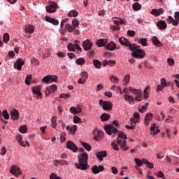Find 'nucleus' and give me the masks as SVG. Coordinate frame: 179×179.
I'll return each mask as SVG.
<instances>
[{"label": "nucleus", "instance_id": "f257e3e1", "mask_svg": "<svg viewBox=\"0 0 179 179\" xmlns=\"http://www.w3.org/2000/svg\"><path fill=\"white\" fill-rule=\"evenodd\" d=\"M89 159V155L87 152H84L81 155H78L79 164H75L76 169L79 170H87V160Z\"/></svg>", "mask_w": 179, "mask_h": 179}, {"label": "nucleus", "instance_id": "f03ea898", "mask_svg": "<svg viewBox=\"0 0 179 179\" xmlns=\"http://www.w3.org/2000/svg\"><path fill=\"white\" fill-rule=\"evenodd\" d=\"M134 49L130 50V51H132L131 57L133 58H136L137 59H142V58H145V56L146 55V53H145V50L141 48V46L134 44Z\"/></svg>", "mask_w": 179, "mask_h": 179}, {"label": "nucleus", "instance_id": "7ed1b4c3", "mask_svg": "<svg viewBox=\"0 0 179 179\" xmlns=\"http://www.w3.org/2000/svg\"><path fill=\"white\" fill-rule=\"evenodd\" d=\"M99 106H102L103 110L106 111H111V110H113V103L109 101L101 99L99 101Z\"/></svg>", "mask_w": 179, "mask_h": 179}, {"label": "nucleus", "instance_id": "20e7f679", "mask_svg": "<svg viewBox=\"0 0 179 179\" xmlns=\"http://www.w3.org/2000/svg\"><path fill=\"white\" fill-rule=\"evenodd\" d=\"M57 8L58 4L55 1H50L49 5L45 6L46 12H48V13H55Z\"/></svg>", "mask_w": 179, "mask_h": 179}, {"label": "nucleus", "instance_id": "39448f33", "mask_svg": "<svg viewBox=\"0 0 179 179\" xmlns=\"http://www.w3.org/2000/svg\"><path fill=\"white\" fill-rule=\"evenodd\" d=\"M175 19L171 17V15L168 16V17L166 18V21L169 23H172L173 26H178V23H179V12L176 11L175 13V16H174Z\"/></svg>", "mask_w": 179, "mask_h": 179}, {"label": "nucleus", "instance_id": "423d86ee", "mask_svg": "<svg viewBox=\"0 0 179 179\" xmlns=\"http://www.w3.org/2000/svg\"><path fill=\"white\" fill-rule=\"evenodd\" d=\"M119 42L122 45H125V47H129V50H134L135 44H131L129 40L127 39L125 37H122L119 38Z\"/></svg>", "mask_w": 179, "mask_h": 179}, {"label": "nucleus", "instance_id": "0eeeda50", "mask_svg": "<svg viewBox=\"0 0 179 179\" xmlns=\"http://www.w3.org/2000/svg\"><path fill=\"white\" fill-rule=\"evenodd\" d=\"M103 129L106 131L108 135H111V134H118V129L114 127L113 124H106L103 127Z\"/></svg>", "mask_w": 179, "mask_h": 179}, {"label": "nucleus", "instance_id": "6e6552de", "mask_svg": "<svg viewBox=\"0 0 179 179\" xmlns=\"http://www.w3.org/2000/svg\"><path fill=\"white\" fill-rule=\"evenodd\" d=\"M57 80H58V77L56 76H46L43 78L42 82L52 83L53 82H57Z\"/></svg>", "mask_w": 179, "mask_h": 179}, {"label": "nucleus", "instance_id": "1a4fd4ad", "mask_svg": "<svg viewBox=\"0 0 179 179\" xmlns=\"http://www.w3.org/2000/svg\"><path fill=\"white\" fill-rule=\"evenodd\" d=\"M32 93L34 94H36V99L37 100L41 99V86L36 85L32 88Z\"/></svg>", "mask_w": 179, "mask_h": 179}, {"label": "nucleus", "instance_id": "9d476101", "mask_svg": "<svg viewBox=\"0 0 179 179\" xmlns=\"http://www.w3.org/2000/svg\"><path fill=\"white\" fill-rule=\"evenodd\" d=\"M66 146L67 149H69L70 150L73 152V153H76V152H78V149H79L78 148V146H76V145L71 141H68L66 142Z\"/></svg>", "mask_w": 179, "mask_h": 179}, {"label": "nucleus", "instance_id": "9b49d317", "mask_svg": "<svg viewBox=\"0 0 179 179\" xmlns=\"http://www.w3.org/2000/svg\"><path fill=\"white\" fill-rule=\"evenodd\" d=\"M57 89H58V87H57V85H52L50 86H47L45 90L46 97H48V96L51 94V92L54 93V92H55V90H57Z\"/></svg>", "mask_w": 179, "mask_h": 179}, {"label": "nucleus", "instance_id": "f8f14e48", "mask_svg": "<svg viewBox=\"0 0 179 179\" xmlns=\"http://www.w3.org/2000/svg\"><path fill=\"white\" fill-rule=\"evenodd\" d=\"M10 173L11 174H14V176H22V171H20V168L15 165L11 166Z\"/></svg>", "mask_w": 179, "mask_h": 179}, {"label": "nucleus", "instance_id": "ddd939ff", "mask_svg": "<svg viewBox=\"0 0 179 179\" xmlns=\"http://www.w3.org/2000/svg\"><path fill=\"white\" fill-rule=\"evenodd\" d=\"M24 65V61L20 58H18L16 60V62L14 64V68L18 71H22V67Z\"/></svg>", "mask_w": 179, "mask_h": 179}, {"label": "nucleus", "instance_id": "4468645a", "mask_svg": "<svg viewBox=\"0 0 179 179\" xmlns=\"http://www.w3.org/2000/svg\"><path fill=\"white\" fill-rule=\"evenodd\" d=\"M92 42L89 39L83 42V48L85 51H90V50H92Z\"/></svg>", "mask_w": 179, "mask_h": 179}, {"label": "nucleus", "instance_id": "2eb2a0df", "mask_svg": "<svg viewBox=\"0 0 179 179\" xmlns=\"http://www.w3.org/2000/svg\"><path fill=\"white\" fill-rule=\"evenodd\" d=\"M93 136L94 141H101L103 139V132L99 130H94Z\"/></svg>", "mask_w": 179, "mask_h": 179}, {"label": "nucleus", "instance_id": "dca6fc26", "mask_svg": "<svg viewBox=\"0 0 179 179\" xmlns=\"http://www.w3.org/2000/svg\"><path fill=\"white\" fill-rule=\"evenodd\" d=\"M10 115L11 120H19V115H20V113H19V110L16 109H13L10 111Z\"/></svg>", "mask_w": 179, "mask_h": 179}, {"label": "nucleus", "instance_id": "f3484780", "mask_svg": "<svg viewBox=\"0 0 179 179\" xmlns=\"http://www.w3.org/2000/svg\"><path fill=\"white\" fill-rule=\"evenodd\" d=\"M104 171V166H101V165H100L99 166L95 165L92 168V171L93 174H99V173H100V171Z\"/></svg>", "mask_w": 179, "mask_h": 179}, {"label": "nucleus", "instance_id": "a211bd4d", "mask_svg": "<svg viewBox=\"0 0 179 179\" xmlns=\"http://www.w3.org/2000/svg\"><path fill=\"white\" fill-rule=\"evenodd\" d=\"M45 19L46 22H48L49 23H52V24H54L55 26H58V24H59V22H58V20L52 18L48 15H46Z\"/></svg>", "mask_w": 179, "mask_h": 179}, {"label": "nucleus", "instance_id": "6ab92c4d", "mask_svg": "<svg viewBox=\"0 0 179 179\" xmlns=\"http://www.w3.org/2000/svg\"><path fill=\"white\" fill-rule=\"evenodd\" d=\"M153 120V113H148L146 114L144 120V124L145 125H149L150 121Z\"/></svg>", "mask_w": 179, "mask_h": 179}, {"label": "nucleus", "instance_id": "aec40b11", "mask_svg": "<svg viewBox=\"0 0 179 179\" xmlns=\"http://www.w3.org/2000/svg\"><path fill=\"white\" fill-rule=\"evenodd\" d=\"M163 13H164L163 8L152 9L151 10V15H153V16H160L161 15H163Z\"/></svg>", "mask_w": 179, "mask_h": 179}, {"label": "nucleus", "instance_id": "412c9836", "mask_svg": "<svg viewBox=\"0 0 179 179\" xmlns=\"http://www.w3.org/2000/svg\"><path fill=\"white\" fill-rule=\"evenodd\" d=\"M96 156L99 160L103 162V157H107V151L97 152Z\"/></svg>", "mask_w": 179, "mask_h": 179}, {"label": "nucleus", "instance_id": "4be33fe9", "mask_svg": "<svg viewBox=\"0 0 179 179\" xmlns=\"http://www.w3.org/2000/svg\"><path fill=\"white\" fill-rule=\"evenodd\" d=\"M157 27L160 29V30H164L165 29H167V24L166 23V21L164 20H160L157 23Z\"/></svg>", "mask_w": 179, "mask_h": 179}, {"label": "nucleus", "instance_id": "5701e85b", "mask_svg": "<svg viewBox=\"0 0 179 179\" xmlns=\"http://www.w3.org/2000/svg\"><path fill=\"white\" fill-rule=\"evenodd\" d=\"M151 41L152 44H154V45H157L158 47H162L163 45V43H162V42L159 41V38H157V36H153L151 38Z\"/></svg>", "mask_w": 179, "mask_h": 179}, {"label": "nucleus", "instance_id": "b1692460", "mask_svg": "<svg viewBox=\"0 0 179 179\" xmlns=\"http://www.w3.org/2000/svg\"><path fill=\"white\" fill-rule=\"evenodd\" d=\"M58 164H61V166H68L69 165V162L64 160V159H56L54 162V166H58Z\"/></svg>", "mask_w": 179, "mask_h": 179}, {"label": "nucleus", "instance_id": "393cba45", "mask_svg": "<svg viewBox=\"0 0 179 179\" xmlns=\"http://www.w3.org/2000/svg\"><path fill=\"white\" fill-rule=\"evenodd\" d=\"M150 134L151 135H156L157 134H159L160 132V129H156V124H152L151 127L150 128Z\"/></svg>", "mask_w": 179, "mask_h": 179}, {"label": "nucleus", "instance_id": "a878e982", "mask_svg": "<svg viewBox=\"0 0 179 179\" xmlns=\"http://www.w3.org/2000/svg\"><path fill=\"white\" fill-rule=\"evenodd\" d=\"M117 48V45L113 42H110L106 45V50H108L109 51H114Z\"/></svg>", "mask_w": 179, "mask_h": 179}, {"label": "nucleus", "instance_id": "bb28decb", "mask_svg": "<svg viewBox=\"0 0 179 179\" xmlns=\"http://www.w3.org/2000/svg\"><path fill=\"white\" fill-rule=\"evenodd\" d=\"M25 33H28V34H33L34 33V26L28 25L25 27Z\"/></svg>", "mask_w": 179, "mask_h": 179}, {"label": "nucleus", "instance_id": "cd10ccee", "mask_svg": "<svg viewBox=\"0 0 179 179\" xmlns=\"http://www.w3.org/2000/svg\"><path fill=\"white\" fill-rule=\"evenodd\" d=\"M107 43H108V41H107V39H99L96 41V45H98V47H104V45H106Z\"/></svg>", "mask_w": 179, "mask_h": 179}, {"label": "nucleus", "instance_id": "c85d7f7f", "mask_svg": "<svg viewBox=\"0 0 179 179\" xmlns=\"http://www.w3.org/2000/svg\"><path fill=\"white\" fill-rule=\"evenodd\" d=\"M129 92H131V93H134L136 96H139V94H141L142 92H141V90H136V88H134L132 87H130L129 88Z\"/></svg>", "mask_w": 179, "mask_h": 179}, {"label": "nucleus", "instance_id": "c756f323", "mask_svg": "<svg viewBox=\"0 0 179 179\" xmlns=\"http://www.w3.org/2000/svg\"><path fill=\"white\" fill-rule=\"evenodd\" d=\"M138 43H139L140 44H141V45H143V47H146V45H148V38H138L137 39Z\"/></svg>", "mask_w": 179, "mask_h": 179}, {"label": "nucleus", "instance_id": "7c9ffc66", "mask_svg": "<svg viewBox=\"0 0 179 179\" xmlns=\"http://www.w3.org/2000/svg\"><path fill=\"white\" fill-rule=\"evenodd\" d=\"M117 145H120V148H125V146H127V141L124 140H121L120 138H117Z\"/></svg>", "mask_w": 179, "mask_h": 179}, {"label": "nucleus", "instance_id": "2f4dec72", "mask_svg": "<svg viewBox=\"0 0 179 179\" xmlns=\"http://www.w3.org/2000/svg\"><path fill=\"white\" fill-rule=\"evenodd\" d=\"M129 80H131V76H129V74L124 76L123 78L124 86H127L128 83H129Z\"/></svg>", "mask_w": 179, "mask_h": 179}, {"label": "nucleus", "instance_id": "473e14b6", "mask_svg": "<svg viewBox=\"0 0 179 179\" xmlns=\"http://www.w3.org/2000/svg\"><path fill=\"white\" fill-rule=\"evenodd\" d=\"M110 89L111 90H114L115 93H120V94H122V90H121V87L113 85Z\"/></svg>", "mask_w": 179, "mask_h": 179}, {"label": "nucleus", "instance_id": "72a5a7b5", "mask_svg": "<svg viewBox=\"0 0 179 179\" xmlns=\"http://www.w3.org/2000/svg\"><path fill=\"white\" fill-rule=\"evenodd\" d=\"M80 143H81L82 146H83L85 148V149H86V150H87V152H90V150H92V146H90V145H89V143H87L86 142H83V141H80Z\"/></svg>", "mask_w": 179, "mask_h": 179}, {"label": "nucleus", "instance_id": "f704fd0d", "mask_svg": "<svg viewBox=\"0 0 179 179\" xmlns=\"http://www.w3.org/2000/svg\"><path fill=\"white\" fill-rule=\"evenodd\" d=\"M110 118V114L108 113H103L101 115V121H108V120Z\"/></svg>", "mask_w": 179, "mask_h": 179}, {"label": "nucleus", "instance_id": "c9c22d12", "mask_svg": "<svg viewBox=\"0 0 179 179\" xmlns=\"http://www.w3.org/2000/svg\"><path fill=\"white\" fill-rule=\"evenodd\" d=\"M124 100H126V101H129L131 103H134V101H135V99H134L133 96L131 95L124 94Z\"/></svg>", "mask_w": 179, "mask_h": 179}, {"label": "nucleus", "instance_id": "e433bc0d", "mask_svg": "<svg viewBox=\"0 0 179 179\" xmlns=\"http://www.w3.org/2000/svg\"><path fill=\"white\" fill-rule=\"evenodd\" d=\"M78 11H76L75 10H71L68 13V16H69V17H76V16H78Z\"/></svg>", "mask_w": 179, "mask_h": 179}, {"label": "nucleus", "instance_id": "4c0bfd02", "mask_svg": "<svg viewBox=\"0 0 179 179\" xmlns=\"http://www.w3.org/2000/svg\"><path fill=\"white\" fill-rule=\"evenodd\" d=\"M132 8L134 10H140V9L142 8V6L139 4V3L136 2L133 4Z\"/></svg>", "mask_w": 179, "mask_h": 179}, {"label": "nucleus", "instance_id": "58836bf2", "mask_svg": "<svg viewBox=\"0 0 179 179\" xmlns=\"http://www.w3.org/2000/svg\"><path fill=\"white\" fill-rule=\"evenodd\" d=\"M65 27L67 31H69V33H72V31L75 30V28L73 27V26L71 25V24H66L65 25Z\"/></svg>", "mask_w": 179, "mask_h": 179}, {"label": "nucleus", "instance_id": "ea45409f", "mask_svg": "<svg viewBox=\"0 0 179 179\" xmlns=\"http://www.w3.org/2000/svg\"><path fill=\"white\" fill-rule=\"evenodd\" d=\"M86 61L85 60V59L80 57L78 58L76 60V63L77 64V65H83L84 64H85Z\"/></svg>", "mask_w": 179, "mask_h": 179}, {"label": "nucleus", "instance_id": "a19ab883", "mask_svg": "<svg viewBox=\"0 0 179 179\" xmlns=\"http://www.w3.org/2000/svg\"><path fill=\"white\" fill-rule=\"evenodd\" d=\"M51 125L52 128H57V117L53 116L51 119Z\"/></svg>", "mask_w": 179, "mask_h": 179}, {"label": "nucleus", "instance_id": "79ce46f5", "mask_svg": "<svg viewBox=\"0 0 179 179\" xmlns=\"http://www.w3.org/2000/svg\"><path fill=\"white\" fill-rule=\"evenodd\" d=\"M110 80L113 83H118L120 82V78H117L115 76H111Z\"/></svg>", "mask_w": 179, "mask_h": 179}, {"label": "nucleus", "instance_id": "37998d69", "mask_svg": "<svg viewBox=\"0 0 179 179\" xmlns=\"http://www.w3.org/2000/svg\"><path fill=\"white\" fill-rule=\"evenodd\" d=\"M93 64L98 69H100V68H101V62L97 59L93 61Z\"/></svg>", "mask_w": 179, "mask_h": 179}, {"label": "nucleus", "instance_id": "c03bdc74", "mask_svg": "<svg viewBox=\"0 0 179 179\" xmlns=\"http://www.w3.org/2000/svg\"><path fill=\"white\" fill-rule=\"evenodd\" d=\"M80 76L84 80H87V78H89V74L86 71H83L81 72Z\"/></svg>", "mask_w": 179, "mask_h": 179}, {"label": "nucleus", "instance_id": "a18cd8bd", "mask_svg": "<svg viewBox=\"0 0 179 179\" xmlns=\"http://www.w3.org/2000/svg\"><path fill=\"white\" fill-rule=\"evenodd\" d=\"M67 48L69 51H73L75 52L76 50V48L75 47V45H73V43H69L67 45Z\"/></svg>", "mask_w": 179, "mask_h": 179}, {"label": "nucleus", "instance_id": "49530a36", "mask_svg": "<svg viewBox=\"0 0 179 179\" xmlns=\"http://www.w3.org/2000/svg\"><path fill=\"white\" fill-rule=\"evenodd\" d=\"M1 114L5 120H9V113L6 109L3 110Z\"/></svg>", "mask_w": 179, "mask_h": 179}, {"label": "nucleus", "instance_id": "de8ad7c7", "mask_svg": "<svg viewBox=\"0 0 179 179\" xmlns=\"http://www.w3.org/2000/svg\"><path fill=\"white\" fill-rule=\"evenodd\" d=\"M76 129H77L76 125L74 124L71 127V128H70L69 133L71 134L72 135H75V132H76Z\"/></svg>", "mask_w": 179, "mask_h": 179}, {"label": "nucleus", "instance_id": "09e8293b", "mask_svg": "<svg viewBox=\"0 0 179 179\" xmlns=\"http://www.w3.org/2000/svg\"><path fill=\"white\" fill-rule=\"evenodd\" d=\"M117 136L118 138H120V139H124V141L127 139V135H125L122 131H119Z\"/></svg>", "mask_w": 179, "mask_h": 179}, {"label": "nucleus", "instance_id": "8fccbe9b", "mask_svg": "<svg viewBox=\"0 0 179 179\" xmlns=\"http://www.w3.org/2000/svg\"><path fill=\"white\" fill-rule=\"evenodd\" d=\"M73 27L76 29V27H79V21L76 19L73 20L72 21Z\"/></svg>", "mask_w": 179, "mask_h": 179}, {"label": "nucleus", "instance_id": "3c124183", "mask_svg": "<svg viewBox=\"0 0 179 179\" xmlns=\"http://www.w3.org/2000/svg\"><path fill=\"white\" fill-rule=\"evenodd\" d=\"M3 42L4 43H8L9 41V38H10L9 34L5 33L3 34Z\"/></svg>", "mask_w": 179, "mask_h": 179}, {"label": "nucleus", "instance_id": "603ef678", "mask_svg": "<svg viewBox=\"0 0 179 179\" xmlns=\"http://www.w3.org/2000/svg\"><path fill=\"white\" fill-rule=\"evenodd\" d=\"M71 94H61L59 97L60 99H64V100H66V99H69V97H71Z\"/></svg>", "mask_w": 179, "mask_h": 179}, {"label": "nucleus", "instance_id": "864d4df0", "mask_svg": "<svg viewBox=\"0 0 179 179\" xmlns=\"http://www.w3.org/2000/svg\"><path fill=\"white\" fill-rule=\"evenodd\" d=\"M33 76L31 75H27L25 79V83L26 85H30V80L32 79Z\"/></svg>", "mask_w": 179, "mask_h": 179}, {"label": "nucleus", "instance_id": "5fc2aeb1", "mask_svg": "<svg viewBox=\"0 0 179 179\" xmlns=\"http://www.w3.org/2000/svg\"><path fill=\"white\" fill-rule=\"evenodd\" d=\"M20 132L21 134H26V131H27V127L26 126H21L19 129Z\"/></svg>", "mask_w": 179, "mask_h": 179}, {"label": "nucleus", "instance_id": "6e6d98bb", "mask_svg": "<svg viewBox=\"0 0 179 179\" xmlns=\"http://www.w3.org/2000/svg\"><path fill=\"white\" fill-rule=\"evenodd\" d=\"M111 146L114 150H120V148H118V145H117V143L112 142Z\"/></svg>", "mask_w": 179, "mask_h": 179}, {"label": "nucleus", "instance_id": "4d7b16f0", "mask_svg": "<svg viewBox=\"0 0 179 179\" xmlns=\"http://www.w3.org/2000/svg\"><path fill=\"white\" fill-rule=\"evenodd\" d=\"M115 24H125V21L122 19H120V20L114 21Z\"/></svg>", "mask_w": 179, "mask_h": 179}, {"label": "nucleus", "instance_id": "13d9d810", "mask_svg": "<svg viewBox=\"0 0 179 179\" xmlns=\"http://www.w3.org/2000/svg\"><path fill=\"white\" fill-rule=\"evenodd\" d=\"M81 119L80 117H78V116H74L73 117V122L74 124H78V122H80Z\"/></svg>", "mask_w": 179, "mask_h": 179}, {"label": "nucleus", "instance_id": "bf43d9fd", "mask_svg": "<svg viewBox=\"0 0 179 179\" xmlns=\"http://www.w3.org/2000/svg\"><path fill=\"white\" fill-rule=\"evenodd\" d=\"M31 63L34 65H40L38 60L34 57L31 60Z\"/></svg>", "mask_w": 179, "mask_h": 179}, {"label": "nucleus", "instance_id": "052dcab7", "mask_svg": "<svg viewBox=\"0 0 179 179\" xmlns=\"http://www.w3.org/2000/svg\"><path fill=\"white\" fill-rule=\"evenodd\" d=\"M65 136H66V133L62 132L61 134V137H60L61 142H65Z\"/></svg>", "mask_w": 179, "mask_h": 179}, {"label": "nucleus", "instance_id": "680f3d73", "mask_svg": "<svg viewBox=\"0 0 179 179\" xmlns=\"http://www.w3.org/2000/svg\"><path fill=\"white\" fill-rule=\"evenodd\" d=\"M134 160H135L137 166H142V164H143L142 160H141L140 159H138V158H135Z\"/></svg>", "mask_w": 179, "mask_h": 179}, {"label": "nucleus", "instance_id": "e2e57ef3", "mask_svg": "<svg viewBox=\"0 0 179 179\" xmlns=\"http://www.w3.org/2000/svg\"><path fill=\"white\" fill-rule=\"evenodd\" d=\"M128 36H130V37H134L135 36V31L134 30H129L127 31Z\"/></svg>", "mask_w": 179, "mask_h": 179}, {"label": "nucleus", "instance_id": "0e129e2a", "mask_svg": "<svg viewBox=\"0 0 179 179\" xmlns=\"http://www.w3.org/2000/svg\"><path fill=\"white\" fill-rule=\"evenodd\" d=\"M0 155L1 156L6 155V148L5 147L1 148Z\"/></svg>", "mask_w": 179, "mask_h": 179}, {"label": "nucleus", "instance_id": "69168bd1", "mask_svg": "<svg viewBox=\"0 0 179 179\" xmlns=\"http://www.w3.org/2000/svg\"><path fill=\"white\" fill-rule=\"evenodd\" d=\"M70 111L73 113V114H78V110L75 107H71L70 108Z\"/></svg>", "mask_w": 179, "mask_h": 179}, {"label": "nucleus", "instance_id": "338daca9", "mask_svg": "<svg viewBox=\"0 0 179 179\" xmlns=\"http://www.w3.org/2000/svg\"><path fill=\"white\" fill-rule=\"evenodd\" d=\"M108 66H114V65H115V64H117V62L114 60H108Z\"/></svg>", "mask_w": 179, "mask_h": 179}, {"label": "nucleus", "instance_id": "774afa93", "mask_svg": "<svg viewBox=\"0 0 179 179\" xmlns=\"http://www.w3.org/2000/svg\"><path fill=\"white\" fill-rule=\"evenodd\" d=\"M167 62L170 66H173V64H174V59H168Z\"/></svg>", "mask_w": 179, "mask_h": 179}]
</instances>
